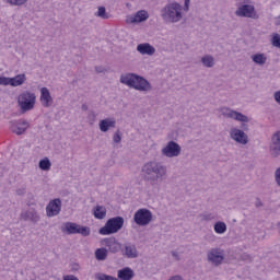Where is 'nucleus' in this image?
I'll use <instances>...</instances> for the list:
<instances>
[{
  "label": "nucleus",
  "mask_w": 280,
  "mask_h": 280,
  "mask_svg": "<svg viewBox=\"0 0 280 280\" xmlns=\"http://www.w3.org/2000/svg\"><path fill=\"white\" fill-rule=\"evenodd\" d=\"M124 217H114L107 220L105 225L98 230L100 235H115L124 229Z\"/></svg>",
  "instance_id": "obj_4"
},
{
  "label": "nucleus",
  "mask_w": 280,
  "mask_h": 280,
  "mask_svg": "<svg viewBox=\"0 0 280 280\" xmlns=\"http://www.w3.org/2000/svg\"><path fill=\"white\" fill-rule=\"evenodd\" d=\"M38 167L39 170H43V172H49V170H51V161H49L48 158H45L39 161Z\"/></svg>",
  "instance_id": "obj_30"
},
{
  "label": "nucleus",
  "mask_w": 280,
  "mask_h": 280,
  "mask_svg": "<svg viewBox=\"0 0 280 280\" xmlns=\"http://www.w3.org/2000/svg\"><path fill=\"white\" fill-rule=\"evenodd\" d=\"M271 45H272L273 47H278V49H280V35H279V33H275V34L272 35Z\"/></svg>",
  "instance_id": "obj_36"
},
{
  "label": "nucleus",
  "mask_w": 280,
  "mask_h": 280,
  "mask_svg": "<svg viewBox=\"0 0 280 280\" xmlns=\"http://www.w3.org/2000/svg\"><path fill=\"white\" fill-rule=\"evenodd\" d=\"M0 86H11L10 78L0 77Z\"/></svg>",
  "instance_id": "obj_38"
},
{
  "label": "nucleus",
  "mask_w": 280,
  "mask_h": 280,
  "mask_svg": "<svg viewBox=\"0 0 280 280\" xmlns=\"http://www.w3.org/2000/svg\"><path fill=\"white\" fill-rule=\"evenodd\" d=\"M80 232V225L73 222H66L62 228V233H67L68 235H77Z\"/></svg>",
  "instance_id": "obj_22"
},
{
  "label": "nucleus",
  "mask_w": 280,
  "mask_h": 280,
  "mask_svg": "<svg viewBox=\"0 0 280 280\" xmlns=\"http://www.w3.org/2000/svg\"><path fill=\"white\" fill-rule=\"evenodd\" d=\"M95 71H96V73H103V72H104V68H102V67H96V68H95Z\"/></svg>",
  "instance_id": "obj_48"
},
{
  "label": "nucleus",
  "mask_w": 280,
  "mask_h": 280,
  "mask_svg": "<svg viewBox=\"0 0 280 280\" xmlns=\"http://www.w3.org/2000/svg\"><path fill=\"white\" fill-rule=\"evenodd\" d=\"M63 280H80L78 277L73 275L63 276Z\"/></svg>",
  "instance_id": "obj_46"
},
{
  "label": "nucleus",
  "mask_w": 280,
  "mask_h": 280,
  "mask_svg": "<svg viewBox=\"0 0 280 280\" xmlns=\"http://www.w3.org/2000/svg\"><path fill=\"white\" fill-rule=\"evenodd\" d=\"M30 0H7V3L9 5H14L16 8H21L22 5H25Z\"/></svg>",
  "instance_id": "obj_33"
},
{
  "label": "nucleus",
  "mask_w": 280,
  "mask_h": 280,
  "mask_svg": "<svg viewBox=\"0 0 280 280\" xmlns=\"http://www.w3.org/2000/svg\"><path fill=\"white\" fill-rule=\"evenodd\" d=\"M94 15L103 20L110 19V15L106 12L105 7H98V11Z\"/></svg>",
  "instance_id": "obj_31"
},
{
  "label": "nucleus",
  "mask_w": 280,
  "mask_h": 280,
  "mask_svg": "<svg viewBox=\"0 0 280 280\" xmlns=\"http://www.w3.org/2000/svg\"><path fill=\"white\" fill-rule=\"evenodd\" d=\"M122 255L128 259H137L139 257V252L137 250V246L132 243H126L124 248L121 249Z\"/></svg>",
  "instance_id": "obj_16"
},
{
  "label": "nucleus",
  "mask_w": 280,
  "mask_h": 280,
  "mask_svg": "<svg viewBox=\"0 0 280 280\" xmlns=\"http://www.w3.org/2000/svg\"><path fill=\"white\" fill-rule=\"evenodd\" d=\"M23 194H24V192H23V189H18V190H16V195H18V196H23Z\"/></svg>",
  "instance_id": "obj_50"
},
{
  "label": "nucleus",
  "mask_w": 280,
  "mask_h": 280,
  "mask_svg": "<svg viewBox=\"0 0 280 280\" xmlns=\"http://www.w3.org/2000/svg\"><path fill=\"white\" fill-rule=\"evenodd\" d=\"M96 119H97V114H95L94 110H90L88 113V124H90V126H93Z\"/></svg>",
  "instance_id": "obj_35"
},
{
  "label": "nucleus",
  "mask_w": 280,
  "mask_h": 280,
  "mask_svg": "<svg viewBox=\"0 0 280 280\" xmlns=\"http://www.w3.org/2000/svg\"><path fill=\"white\" fill-rule=\"evenodd\" d=\"M199 218L201 222H211L212 220H215V215H213V213H202Z\"/></svg>",
  "instance_id": "obj_34"
},
{
  "label": "nucleus",
  "mask_w": 280,
  "mask_h": 280,
  "mask_svg": "<svg viewBox=\"0 0 280 280\" xmlns=\"http://www.w3.org/2000/svg\"><path fill=\"white\" fill-rule=\"evenodd\" d=\"M180 152H183V148L176 141H168L164 148L161 150L162 156H166V159H176L180 156Z\"/></svg>",
  "instance_id": "obj_7"
},
{
  "label": "nucleus",
  "mask_w": 280,
  "mask_h": 280,
  "mask_svg": "<svg viewBox=\"0 0 280 280\" xmlns=\"http://www.w3.org/2000/svg\"><path fill=\"white\" fill-rule=\"evenodd\" d=\"M42 106L45 108H49L51 104H54V97H51V93L49 92V89L42 88L40 89V97Z\"/></svg>",
  "instance_id": "obj_18"
},
{
  "label": "nucleus",
  "mask_w": 280,
  "mask_h": 280,
  "mask_svg": "<svg viewBox=\"0 0 280 280\" xmlns=\"http://www.w3.org/2000/svg\"><path fill=\"white\" fill-rule=\"evenodd\" d=\"M113 141H114V143H121V135H119V130H117L114 133Z\"/></svg>",
  "instance_id": "obj_39"
},
{
  "label": "nucleus",
  "mask_w": 280,
  "mask_h": 280,
  "mask_svg": "<svg viewBox=\"0 0 280 280\" xmlns=\"http://www.w3.org/2000/svg\"><path fill=\"white\" fill-rule=\"evenodd\" d=\"M95 257L97 261H105V259L108 257V249L107 248H97L95 250Z\"/></svg>",
  "instance_id": "obj_29"
},
{
  "label": "nucleus",
  "mask_w": 280,
  "mask_h": 280,
  "mask_svg": "<svg viewBox=\"0 0 280 280\" xmlns=\"http://www.w3.org/2000/svg\"><path fill=\"white\" fill-rule=\"evenodd\" d=\"M252 60L255 62V65H259L261 67L267 62L268 57H266L264 54H255L252 56Z\"/></svg>",
  "instance_id": "obj_27"
},
{
  "label": "nucleus",
  "mask_w": 280,
  "mask_h": 280,
  "mask_svg": "<svg viewBox=\"0 0 280 280\" xmlns=\"http://www.w3.org/2000/svg\"><path fill=\"white\" fill-rule=\"evenodd\" d=\"M270 152L275 158L280 155V131H277L271 137Z\"/></svg>",
  "instance_id": "obj_17"
},
{
  "label": "nucleus",
  "mask_w": 280,
  "mask_h": 280,
  "mask_svg": "<svg viewBox=\"0 0 280 280\" xmlns=\"http://www.w3.org/2000/svg\"><path fill=\"white\" fill-rule=\"evenodd\" d=\"M60 211H62V200L59 198L50 200L46 207L47 218H55V215H60Z\"/></svg>",
  "instance_id": "obj_12"
},
{
  "label": "nucleus",
  "mask_w": 280,
  "mask_h": 280,
  "mask_svg": "<svg viewBox=\"0 0 280 280\" xmlns=\"http://www.w3.org/2000/svg\"><path fill=\"white\" fill-rule=\"evenodd\" d=\"M214 233L218 235H224V232L226 231V223L223 221H218L213 225Z\"/></svg>",
  "instance_id": "obj_28"
},
{
  "label": "nucleus",
  "mask_w": 280,
  "mask_h": 280,
  "mask_svg": "<svg viewBox=\"0 0 280 280\" xmlns=\"http://www.w3.org/2000/svg\"><path fill=\"white\" fill-rule=\"evenodd\" d=\"M275 176H276V183L278 187H280V167L276 170Z\"/></svg>",
  "instance_id": "obj_42"
},
{
  "label": "nucleus",
  "mask_w": 280,
  "mask_h": 280,
  "mask_svg": "<svg viewBox=\"0 0 280 280\" xmlns=\"http://www.w3.org/2000/svg\"><path fill=\"white\" fill-rule=\"evenodd\" d=\"M9 128L14 135H25V131L30 128V122L25 119L11 120L9 122Z\"/></svg>",
  "instance_id": "obj_11"
},
{
  "label": "nucleus",
  "mask_w": 280,
  "mask_h": 280,
  "mask_svg": "<svg viewBox=\"0 0 280 280\" xmlns=\"http://www.w3.org/2000/svg\"><path fill=\"white\" fill-rule=\"evenodd\" d=\"M142 178L144 183L154 187L167 178V166L161 162L149 161L142 166Z\"/></svg>",
  "instance_id": "obj_1"
},
{
  "label": "nucleus",
  "mask_w": 280,
  "mask_h": 280,
  "mask_svg": "<svg viewBox=\"0 0 280 280\" xmlns=\"http://www.w3.org/2000/svg\"><path fill=\"white\" fill-rule=\"evenodd\" d=\"M201 65H203V67L207 69H211L215 67V58H213L211 55H206L201 57Z\"/></svg>",
  "instance_id": "obj_25"
},
{
  "label": "nucleus",
  "mask_w": 280,
  "mask_h": 280,
  "mask_svg": "<svg viewBox=\"0 0 280 280\" xmlns=\"http://www.w3.org/2000/svg\"><path fill=\"white\" fill-rule=\"evenodd\" d=\"M236 16L244 19H259L257 11H255V5L253 4H242L235 11Z\"/></svg>",
  "instance_id": "obj_9"
},
{
  "label": "nucleus",
  "mask_w": 280,
  "mask_h": 280,
  "mask_svg": "<svg viewBox=\"0 0 280 280\" xmlns=\"http://www.w3.org/2000/svg\"><path fill=\"white\" fill-rule=\"evenodd\" d=\"M101 243L103 246H106L107 253L116 254L121 250V243H119L115 237L104 238Z\"/></svg>",
  "instance_id": "obj_14"
},
{
  "label": "nucleus",
  "mask_w": 280,
  "mask_h": 280,
  "mask_svg": "<svg viewBox=\"0 0 280 280\" xmlns=\"http://www.w3.org/2000/svg\"><path fill=\"white\" fill-rule=\"evenodd\" d=\"M189 3H191V0H184V11L189 12Z\"/></svg>",
  "instance_id": "obj_44"
},
{
  "label": "nucleus",
  "mask_w": 280,
  "mask_h": 280,
  "mask_svg": "<svg viewBox=\"0 0 280 280\" xmlns=\"http://www.w3.org/2000/svg\"><path fill=\"white\" fill-rule=\"evenodd\" d=\"M218 112L220 113V115H222V117H224V119H234L235 121H242L243 130H248V125H246L248 124V121H250L248 116L235 109H231L230 107H221L218 109Z\"/></svg>",
  "instance_id": "obj_5"
},
{
  "label": "nucleus",
  "mask_w": 280,
  "mask_h": 280,
  "mask_svg": "<svg viewBox=\"0 0 280 280\" xmlns=\"http://www.w3.org/2000/svg\"><path fill=\"white\" fill-rule=\"evenodd\" d=\"M183 12H185V7L176 1H173L162 8L161 16L165 23H180L184 16Z\"/></svg>",
  "instance_id": "obj_3"
},
{
  "label": "nucleus",
  "mask_w": 280,
  "mask_h": 280,
  "mask_svg": "<svg viewBox=\"0 0 280 280\" xmlns=\"http://www.w3.org/2000/svg\"><path fill=\"white\" fill-rule=\"evenodd\" d=\"M20 218L24 220V222H33V224L40 222V214L34 209L22 212Z\"/></svg>",
  "instance_id": "obj_15"
},
{
  "label": "nucleus",
  "mask_w": 280,
  "mask_h": 280,
  "mask_svg": "<svg viewBox=\"0 0 280 280\" xmlns=\"http://www.w3.org/2000/svg\"><path fill=\"white\" fill-rule=\"evenodd\" d=\"M255 207H257V209H259V207H264V202H261V199H256Z\"/></svg>",
  "instance_id": "obj_47"
},
{
  "label": "nucleus",
  "mask_w": 280,
  "mask_h": 280,
  "mask_svg": "<svg viewBox=\"0 0 280 280\" xmlns=\"http://www.w3.org/2000/svg\"><path fill=\"white\" fill-rule=\"evenodd\" d=\"M208 261L209 264H212L213 266H222V262L224 261V250L222 248H211L208 254Z\"/></svg>",
  "instance_id": "obj_10"
},
{
  "label": "nucleus",
  "mask_w": 280,
  "mask_h": 280,
  "mask_svg": "<svg viewBox=\"0 0 280 280\" xmlns=\"http://www.w3.org/2000/svg\"><path fill=\"white\" fill-rule=\"evenodd\" d=\"M120 83L126 84L129 89H135L142 93H148L152 91V84L148 79L136 74V73H126L120 75Z\"/></svg>",
  "instance_id": "obj_2"
},
{
  "label": "nucleus",
  "mask_w": 280,
  "mask_h": 280,
  "mask_svg": "<svg viewBox=\"0 0 280 280\" xmlns=\"http://www.w3.org/2000/svg\"><path fill=\"white\" fill-rule=\"evenodd\" d=\"M148 19H150V14H148V11L140 10L133 16H130L127 20V23H143V21H148Z\"/></svg>",
  "instance_id": "obj_20"
},
{
  "label": "nucleus",
  "mask_w": 280,
  "mask_h": 280,
  "mask_svg": "<svg viewBox=\"0 0 280 280\" xmlns=\"http://www.w3.org/2000/svg\"><path fill=\"white\" fill-rule=\"evenodd\" d=\"M115 126H117V121H115V118H105L98 124L101 132H108L110 128H115Z\"/></svg>",
  "instance_id": "obj_21"
},
{
  "label": "nucleus",
  "mask_w": 280,
  "mask_h": 280,
  "mask_svg": "<svg viewBox=\"0 0 280 280\" xmlns=\"http://www.w3.org/2000/svg\"><path fill=\"white\" fill-rule=\"evenodd\" d=\"M27 81V77L25 73L16 74L13 78H10L11 86H23L25 82Z\"/></svg>",
  "instance_id": "obj_24"
},
{
  "label": "nucleus",
  "mask_w": 280,
  "mask_h": 280,
  "mask_svg": "<svg viewBox=\"0 0 280 280\" xmlns=\"http://www.w3.org/2000/svg\"><path fill=\"white\" fill-rule=\"evenodd\" d=\"M95 279L96 280H114L115 277L106 275V273L98 272V273H95Z\"/></svg>",
  "instance_id": "obj_37"
},
{
  "label": "nucleus",
  "mask_w": 280,
  "mask_h": 280,
  "mask_svg": "<svg viewBox=\"0 0 280 280\" xmlns=\"http://www.w3.org/2000/svg\"><path fill=\"white\" fill-rule=\"evenodd\" d=\"M118 279L132 280V279H135V271L129 267H125V268L118 270Z\"/></svg>",
  "instance_id": "obj_23"
},
{
  "label": "nucleus",
  "mask_w": 280,
  "mask_h": 280,
  "mask_svg": "<svg viewBox=\"0 0 280 280\" xmlns=\"http://www.w3.org/2000/svg\"><path fill=\"white\" fill-rule=\"evenodd\" d=\"M137 51L141 54V56H154V54H156V48L150 45V43H143L137 46Z\"/></svg>",
  "instance_id": "obj_19"
},
{
  "label": "nucleus",
  "mask_w": 280,
  "mask_h": 280,
  "mask_svg": "<svg viewBox=\"0 0 280 280\" xmlns=\"http://www.w3.org/2000/svg\"><path fill=\"white\" fill-rule=\"evenodd\" d=\"M171 255H172V257H174V259L176 261H180V255L178 254V252L173 250V252H171Z\"/></svg>",
  "instance_id": "obj_43"
},
{
  "label": "nucleus",
  "mask_w": 280,
  "mask_h": 280,
  "mask_svg": "<svg viewBox=\"0 0 280 280\" xmlns=\"http://www.w3.org/2000/svg\"><path fill=\"white\" fill-rule=\"evenodd\" d=\"M241 261H253V257L249 254H242Z\"/></svg>",
  "instance_id": "obj_40"
},
{
  "label": "nucleus",
  "mask_w": 280,
  "mask_h": 280,
  "mask_svg": "<svg viewBox=\"0 0 280 280\" xmlns=\"http://www.w3.org/2000/svg\"><path fill=\"white\" fill-rule=\"evenodd\" d=\"M77 234L89 237V235H91V228L79 225V232H77Z\"/></svg>",
  "instance_id": "obj_32"
},
{
  "label": "nucleus",
  "mask_w": 280,
  "mask_h": 280,
  "mask_svg": "<svg viewBox=\"0 0 280 280\" xmlns=\"http://www.w3.org/2000/svg\"><path fill=\"white\" fill-rule=\"evenodd\" d=\"M94 218H96V220H104V218H106V208L103 206H96L94 208Z\"/></svg>",
  "instance_id": "obj_26"
},
{
  "label": "nucleus",
  "mask_w": 280,
  "mask_h": 280,
  "mask_svg": "<svg viewBox=\"0 0 280 280\" xmlns=\"http://www.w3.org/2000/svg\"><path fill=\"white\" fill-rule=\"evenodd\" d=\"M78 270H80V264L72 262L71 268H70V272H78Z\"/></svg>",
  "instance_id": "obj_41"
},
{
  "label": "nucleus",
  "mask_w": 280,
  "mask_h": 280,
  "mask_svg": "<svg viewBox=\"0 0 280 280\" xmlns=\"http://www.w3.org/2000/svg\"><path fill=\"white\" fill-rule=\"evenodd\" d=\"M133 222L138 224V226H148L150 222H152V211L145 208H141L133 214Z\"/></svg>",
  "instance_id": "obj_8"
},
{
  "label": "nucleus",
  "mask_w": 280,
  "mask_h": 280,
  "mask_svg": "<svg viewBox=\"0 0 280 280\" xmlns=\"http://www.w3.org/2000/svg\"><path fill=\"white\" fill-rule=\"evenodd\" d=\"M81 109H82V110H89V105L82 104Z\"/></svg>",
  "instance_id": "obj_49"
},
{
  "label": "nucleus",
  "mask_w": 280,
  "mask_h": 280,
  "mask_svg": "<svg viewBox=\"0 0 280 280\" xmlns=\"http://www.w3.org/2000/svg\"><path fill=\"white\" fill-rule=\"evenodd\" d=\"M18 104L22 113H27V110H32L34 108V105L36 104V94L28 91L23 92L18 98Z\"/></svg>",
  "instance_id": "obj_6"
},
{
  "label": "nucleus",
  "mask_w": 280,
  "mask_h": 280,
  "mask_svg": "<svg viewBox=\"0 0 280 280\" xmlns=\"http://www.w3.org/2000/svg\"><path fill=\"white\" fill-rule=\"evenodd\" d=\"M273 100L280 105V91L275 92Z\"/></svg>",
  "instance_id": "obj_45"
},
{
  "label": "nucleus",
  "mask_w": 280,
  "mask_h": 280,
  "mask_svg": "<svg viewBox=\"0 0 280 280\" xmlns=\"http://www.w3.org/2000/svg\"><path fill=\"white\" fill-rule=\"evenodd\" d=\"M230 137L235 141L236 143H240L241 145H246L248 143V135L244 132V130L238 128H232L230 130Z\"/></svg>",
  "instance_id": "obj_13"
}]
</instances>
